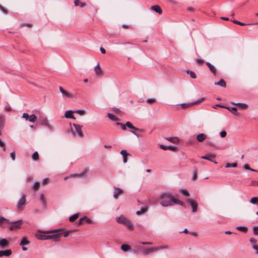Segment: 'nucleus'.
Segmentation results:
<instances>
[{"mask_svg":"<svg viewBox=\"0 0 258 258\" xmlns=\"http://www.w3.org/2000/svg\"><path fill=\"white\" fill-rule=\"evenodd\" d=\"M160 205L163 207L172 206L173 204H177L183 206L184 203L177 199H176L170 192H163L160 194Z\"/></svg>","mask_w":258,"mask_h":258,"instance_id":"1","label":"nucleus"},{"mask_svg":"<svg viewBox=\"0 0 258 258\" xmlns=\"http://www.w3.org/2000/svg\"><path fill=\"white\" fill-rule=\"evenodd\" d=\"M116 221L119 223H121L126 226V227L130 230H132L134 229V225L129 220H128L126 217L122 215L117 217Z\"/></svg>","mask_w":258,"mask_h":258,"instance_id":"2","label":"nucleus"},{"mask_svg":"<svg viewBox=\"0 0 258 258\" xmlns=\"http://www.w3.org/2000/svg\"><path fill=\"white\" fill-rule=\"evenodd\" d=\"M26 202V196L23 195L21 197L20 200L18 201L17 204V207L18 209L20 211H22L24 209V206L25 205Z\"/></svg>","mask_w":258,"mask_h":258,"instance_id":"3","label":"nucleus"},{"mask_svg":"<svg viewBox=\"0 0 258 258\" xmlns=\"http://www.w3.org/2000/svg\"><path fill=\"white\" fill-rule=\"evenodd\" d=\"M163 247L161 246H157L156 247H152L149 248H145L142 250V252L144 255H147L149 253L153 252H156L160 249H162Z\"/></svg>","mask_w":258,"mask_h":258,"instance_id":"4","label":"nucleus"},{"mask_svg":"<svg viewBox=\"0 0 258 258\" xmlns=\"http://www.w3.org/2000/svg\"><path fill=\"white\" fill-rule=\"evenodd\" d=\"M204 100V99L203 98H201L197 100L196 101H194V102H192L191 103L181 104V106L183 108H187V107H188L189 106H190L191 105H195V104H199V103L202 102Z\"/></svg>","mask_w":258,"mask_h":258,"instance_id":"5","label":"nucleus"},{"mask_svg":"<svg viewBox=\"0 0 258 258\" xmlns=\"http://www.w3.org/2000/svg\"><path fill=\"white\" fill-rule=\"evenodd\" d=\"M35 237L39 240H45L51 239L50 235H45L41 233H36L35 234Z\"/></svg>","mask_w":258,"mask_h":258,"instance_id":"6","label":"nucleus"},{"mask_svg":"<svg viewBox=\"0 0 258 258\" xmlns=\"http://www.w3.org/2000/svg\"><path fill=\"white\" fill-rule=\"evenodd\" d=\"M73 125L75 127L76 132L78 136L81 138H83L84 137V135L82 130V126L76 123H73Z\"/></svg>","mask_w":258,"mask_h":258,"instance_id":"7","label":"nucleus"},{"mask_svg":"<svg viewBox=\"0 0 258 258\" xmlns=\"http://www.w3.org/2000/svg\"><path fill=\"white\" fill-rule=\"evenodd\" d=\"M22 220H20L14 222H11L10 223H12L13 225L10 227V230L13 231L17 229H20V225L22 223Z\"/></svg>","mask_w":258,"mask_h":258,"instance_id":"8","label":"nucleus"},{"mask_svg":"<svg viewBox=\"0 0 258 258\" xmlns=\"http://www.w3.org/2000/svg\"><path fill=\"white\" fill-rule=\"evenodd\" d=\"M188 202L191 207L192 211L193 212H196L197 211L198 206L197 202L195 200L192 199L189 200Z\"/></svg>","mask_w":258,"mask_h":258,"instance_id":"9","label":"nucleus"},{"mask_svg":"<svg viewBox=\"0 0 258 258\" xmlns=\"http://www.w3.org/2000/svg\"><path fill=\"white\" fill-rule=\"evenodd\" d=\"M59 89L63 97L69 98H71L73 97V95H72V94L64 90L62 87L60 86L59 87Z\"/></svg>","mask_w":258,"mask_h":258,"instance_id":"10","label":"nucleus"},{"mask_svg":"<svg viewBox=\"0 0 258 258\" xmlns=\"http://www.w3.org/2000/svg\"><path fill=\"white\" fill-rule=\"evenodd\" d=\"M215 157H216L215 155H214V154H210V155H207V156H202L201 158L209 160V161H210L211 162H213L215 163V164H217V162L214 161V159H215Z\"/></svg>","mask_w":258,"mask_h":258,"instance_id":"11","label":"nucleus"},{"mask_svg":"<svg viewBox=\"0 0 258 258\" xmlns=\"http://www.w3.org/2000/svg\"><path fill=\"white\" fill-rule=\"evenodd\" d=\"M88 172V169H85L83 172H82L80 173H76V174H71L70 175V177H77L79 178H82L85 176V175Z\"/></svg>","mask_w":258,"mask_h":258,"instance_id":"12","label":"nucleus"},{"mask_svg":"<svg viewBox=\"0 0 258 258\" xmlns=\"http://www.w3.org/2000/svg\"><path fill=\"white\" fill-rule=\"evenodd\" d=\"M123 194V190L118 188V187H114V191L113 194V197L115 199H117L118 196Z\"/></svg>","mask_w":258,"mask_h":258,"instance_id":"13","label":"nucleus"},{"mask_svg":"<svg viewBox=\"0 0 258 258\" xmlns=\"http://www.w3.org/2000/svg\"><path fill=\"white\" fill-rule=\"evenodd\" d=\"M12 254V250L11 249H7L5 250H0V257L3 256H9Z\"/></svg>","mask_w":258,"mask_h":258,"instance_id":"14","label":"nucleus"},{"mask_svg":"<svg viewBox=\"0 0 258 258\" xmlns=\"http://www.w3.org/2000/svg\"><path fill=\"white\" fill-rule=\"evenodd\" d=\"M62 233H56L52 235H50L51 239H53L54 241L57 242L59 241L60 239Z\"/></svg>","mask_w":258,"mask_h":258,"instance_id":"15","label":"nucleus"},{"mask_svg":"<svg viewBox=\"0 0 258 258\" xmlns=\"http://www.w3.org/2000/svg\"><path fill=\"white\" fill-rule=\"evenodd\" d=\"M151 9L158 13L159 14H161L162 13V10L159 5L153 6L151 7Z\"/></svg>","mask_w":258,"mask_h":258,"instance_id":"16","label":"nucleus"},{"mask_svg":"<svg viewBox=\"0 0 258 258\" xmlns=\"http://www.w3.org/2000/svg\"><path fill=\"white\" fill-rule=\"evenodd\" d=\"M206 138H207V136L203 133L199 134L197 136V140L199 142H203Z\"/></svg>","mask_w":258,"mask_h":258,"instance_id":"17","label":"nucleus"},{"mask_svg":"<svg viewBox=\"0 0 258 258\" xmlns=\"http://www.w3.org/2000/svg\"><path fill=\"white\" fill-rule=\"evenodd\" d=\"M126 126L128 127V128L134 130L135 131H140L141 132H144V131L143 130L139 129L138 128H137L135 126H134L130 121H127L126 122Z\"/></svg>","mask_w":258,"mask_h":258,"instance_id":"18","label":"nucleus"},{"mask_svg":"<svg viewBox=\"0 0 258 258\" xmlns=\"http://www.w3.org/2000/svg\"><path fill=\"white\" fill-rule=\"evenodd\" d=\"M206 65L208 67L209 69H210V71L214 75H216V69L215 67L211 64L209 62H206Z\"/></svg>","mask_w":258,"mask_h":258,"instance_id":"19","label":"nucleus"},{"mask_svg":"<svg viewBox=\"0 0 258 258\" xmlns=\"http://www.w3.org/2000/svg\"><path fill=\"white\" fill-rule=\"evenodd\" d=\"M120 154L123 156V161L125 163L127 162V157L129 155V154L127 153L125 150H122L120 152Z\"/></svg>","mask_w":258,"mask_h":258,"instance_id":"20","label":"nucleus"},{"mask_svg":"<svg viewBox=\"0 0 258 258\" xmlns=\"http://www.w3.org/2000/svg\"><path fill=\"white\" fill-rule=\"evenodd\" d=\"M9 245V242L8 240L5 238H3L0 240V246L2 247H5L8 246Z\"/></svg>","mask_w":258,"mask_h":258,"instance_id":"21","label":"nucleus"},{"mask_svg":"<svg viewBox=\"0 0 258 258\" xmlns=\"http://www.w3.org/2000/svg\"><path fill=\"white\" fill-rule=\"evenodd\" d=\"M65 117L67 118H75L73 115V112L72 110H68L65 112Z\"/></svg>","mask_w":258,"mask_h":258,"instance_id":"22","label":"nucleus"},{"mask_svg":"<svg viewBox=\"0 0 258 258\" xmlns=\"http://www.w3.org/2000/svg\"><path fill=\"white\" fill-rule=\"evenodd\" d=\"M5 116L3 115H0V135L2 134L1 128H2L5 125Z\"/></svg>","mask_w":258,"mask_h":258,"instance_id":"23","label":"nucleus"},{"mask_svg":"<svg viewBox=\"0 0 258 258\" xmlns=\"http://www.w3.org/2000/svg\"><path fill=\"white\" fill-rule=\"evenodd\" d=\"M121 249L124 252H127L131 249V247L128 244H123L121 246Z\"/></svg>","mask_w":258,"mask_h":258,"instance_id":"24","label":"nucleus"},{"mask_svg":"<svg viewBox=\"0 0 258 258\" xmlns=\"http://www.w3.org/2000/svg\"><path fill=\"white\" fill-rule=\"evenodd\" d=\"M160 147L161 149L164 150H174L176 147L175 146H164V145H161L160 146Z\"/></svg>","mask_w":258,"mask_h":258,"instance_id":"25","label":"nucleus"},{"mask_svg":"<svg viewBox=\"0 0 258 258\" xmlns=\"http://www.w3.org/2000/svg\"><path fill=\"white\" fill-rule=\"evenodd\" d=\"M40 123L41 124L44 125L46 126H48L49 125V121L47 118L46 117L42 118L40 119Z\"/></svg>","mask_w":258,"mask_h":258,"instance_id":"26","label":"nucleus"},{"mask_svg":"<svg viewBox=\"0 0 258 258\" xmlns=\"http://www.w3.org/2000/svg\"><path fill=\"white\" fill-rule=\"evenodd\" d=\"M10 223L11 222H10L9 220L6 219L5 218L3 217H0V226L4 227L3 225L4 223Z\"/></svg>","mask_w":258,"mask_h":258,"instance_id":"27","label":"nucleus"},{"mask_svg":"<svg viewBox=\"0 0 258 258\" xmlns=\"http://www.w3.org/2000/svg\"><path fill=\"white\" fill-rule=\"evenodd\" d=\"M236 229L239 231H240L241 232H243V233H247V232L248 231L247 227L246 226H237L236 227Z\"/></svg>","mask_w":258,"mask_h":258,"instance_id":"28","label":"nucleus"},{"mask_svg":"<svg viewBox=\"0 0 258 258\" xmlns=\"http://www.w3.org/2000/svg\"><path fill=\"white\" fill-rule=\"evenodd\" d=\"M215 85H219L223 87H226V84L224 80L223 79H221L219 82H215Z\"/></svg>","mask_w":258,"mask_h":258,"instance_id":"29","label":"nucleus"},{"mask_svg":"<svg viewBox=\"0 0 258 258\" xmlns=\"http://www.w3.org/2000/svg\"><path fill=\"white\" fill-rule=\"evenodd\" d=\"M107 116L110 119H111L112 121H116L119 119V118L116 115L112 113H108L107 114Z\"/></svg>","mask_w":258,"mask_h":258,"instance_id":"30","label":"nucleus"},{"mask_svg":"<svg viewBox=\"0 0 258 258\" xmlns=\"http://www.w3.org/2000/svg\"><path fill=\"white\" fill-rule=\"evenodd\" d=\"M29 243H30V241L29 240H27L26 237H24L22 239V240H21V241L20 242V245L24 246V245H28Z\"/></svg>","mask_w":258,"mask_h":258,"instance_id":"31","label":"nucleus"},{"mask_svg":"<svg viewBox=\"0 0 258 258\" xmlns=\"http://www.w3.org/2000/svg\"><path fill=\"white\" fill-rule=\"evenodd\" d=\"M233 104L238 106L240 107H241L242 109H246L248 107V105L245 103H233Z\"/></svg>","mask_w":258,"mask_h":258,"instance_id":"32","label":"nucleus"},{"mask_svg":"<svg viewBox=\"0 0 258 258\" xmlns=\"http://www.w3.org/2000/svg\"><path fill=\"white\" fill-rule=\"evenodd\" d=\"M37 116L34 114H32L30 116H29V118L28 119V120L30 122H34L37 120Z\"/></svg>","mask_w":258,"mask_h":258,"instance_id":"33","label":"nucleus"},{"mask_svg":"<svg viewBox=\"0 0 258 258\" xmlns=\"http://www.w3.org/2000/svg\"><path fill=\"white\" fill-rule=\"evenodd\" d=\"M40 200L42 202V205L44 206V207H46V200L45 199V197H44V195L43 194H41L40 195Z\"/></svg>","mask_w":258,"mask_h":258,"instance_id":"34","label":"nucleus"},{"mask_svg":"<svg viewBox=\"0 0 258 258\" xmlns=\"http://www.w3.org/2000/svg\"><path fill=\"white\" fill-rule=\"evenodd\" d=\"M79 217V215L77 214H74L72 216H71L70 218H69V220L70 222H74L76 219H78V218Z\"/></svg>","mask_w":258,"mask_h":258,"instance_id":"35","label":"nucleus"},{"mask_svg":"<svg viewBox=\"0 0 258 258\" xmlns=\"http://www.w3.org/2000/svg\"><path fill=\"white\" fill-rule=\"evenodd\" d=\"M147 211V208H146V207H142L140 210L137 211L136 214L138 215H140L144 213Z\"/></svg>","mask_w":258,"mask_h":258,"instance_id":"36","label":"nucleus"},{"mask_svg":"<svg viewBox=\"0 0 258 258\" xmlns=\"http://www.w3.org/2000/svg\"><path fill=\"white\" fill-rule=\"evenodd\" d=\"M187 73L190 75V77L192 79H196L197 78V75L195 72L191 71L188 70L187 71Z\"/></svg>","mask_w":258,"mask_h":258,"instance_id":"37","label":"nucleus"},{"mask_svg":"<svg viewBox=\"0 0 258 258\" xmlns=\"http://www.w3.org/2000/svg\"><path fill=\"white\" fill-rule=\"evenodd\" d=\"M32 159L34 161H37L39 159V155L37 152H35L32 156Z\"/></svg>","mask_w":258,"mask_h":258,"instance_id":"38","label":"nucleus"},{"mask_svg":"<svg viewBox=\"0 0 258 258\" xmlns=\"http://www.w3.org/2000/svg\"><path fill=\"white\" fill-rule=\"evenodd\" d=\"M250 203L252 204H258V198L253 197L251 198L250 200Z\"/></svg>","mask_w":258,"mask_h":258,"instance_id":"39","label":"nucleus"},{"mask_svg":"<svg viewBox=\"0 0 258 258\" xmlns=\"http://www.w3.org/2000/svg\"><path fill=\"white\" fill-rule=\"evenodd\" d=\"M237 164L236 163H233L232 164H230L229 163H227L226 165V168H229V167H237Z\"/></svg>","mask_w":258,"mask_h":258,"instance_id":"40","label":"nucleus"},{"mask_svg":"<svg viewBox=\"0 0 258 258\" xmlns=\"http://www.w3.org/2000/svg\"><path fill=\"white\" fill-rule=\"evenodd\" d=\"M243 168L246 169V170H250L252 171H254V172H257V170H255V169H252L251 168H250V167L249 166V165L248 164H245L244 165H243Z\"/></svg>","mask_w":258,"mask_h":258,"instance_id":"41","label":"nucleus"},{"mask_svg":"<svg viewBox=\"0 0 258 258\" xmlns=\"http://www.w3.org/2000/svg\"><path fill=\"white\" fill-rule=\"evenodd\" d=\"M95 71L96 72V73L98 75H99L101 73V68L100 67V66L98 64L95 68Z\"/></svg>","mask_w":258,"mask_h":258,"instance_id":"42","label":"nucleus"},{"mask_svg":"<svg viewBox=\"0 0 258 258\" xmlns=\"http://www.w3.org/2000/svg\"><path fill=\"white\" fill-rule=\"evenodd\" d=\"M197 177H198V171L196 170L193 172V175H192L191 179L193 181H195L197 180Z\"/></svg>","mask_w":258,"mask_h":258,"instance_id":"43","label":"nucleus"},{"mask_svg":"<svg viewBox=\"0 0 258 258\" xmlns=\"http://www.w3.org/2000/svg\"><path fill=\"white\" fill-rule=\"evenodd\" d=\"M0 10L2 11V12L5 14H8V10L6 9L5 7L0 5Z\"/></svg>","mask_w":258,"mask_h":258,"instance_id":"44","label":"nucleus"},{"mask_svg":"<svg viewBox=\"0 0 258 258\" xmlns=\"http://www.w3.org/2000/svg\"><path fill=\"white\" fill-rule=\"evenodd\" d=\"M0 10L2 11V12L5 14H8V10L6 9L5 7L0 5Z\"/></svg>","mask_w":258,"mask_h":258,"instance_id":"45","label":"nucleus"},{"mask_svg":"<svg viewBox=\"0 0 258 258\" xmlns=\"http://www.w3.org/2000/svg\"><path fill=\"white\" fill-rule=\"evenodd\" d=\"M40 186V183L39 182H36L33 186V189L34 190H37Z\"/></svg>","mask_w":258,"mask_h":258,"instance_id":"46","label":"nucleus"},{"mask_svg":"<svg viewBox=\"0 0 258 258\" xmlns=\"http://www.w3.org/2000/svg\"><path fill=\"white\" fill-rule=\"evenodd\" d=\"M117 125H119L121 126V127L122 128V130L123 131H125L126 130V123L124 124H123L122 123H120V122H116V123Z\"/></svg>","mask_w":258,"mask_h":258,"instance_id":"47","label":"nucleus"},{"mask_svg":"<svg viewBox=\"0 0 258 258\" xmlns=\"http://www.w3.org/2000/svg\"><path fill=\"white\" fill-rule=\"evenodd\" d=\"M156 99L155 98H150L146 100L147 103L152 104L155 102Z\"/></svg>","mask_w":258,"mask_h":258,"instance_id":"48","label":"nucleus"},{"mask_svg":"<svg viewBox=\"0 0 258 258\" xmlns=\"http://www.w3.org/2000/svg\"><path fill=\"white\" fill-rule=\"evenodd\" d=\"M232 22L233 23H234V24H237V25H240V26H245L246 25V24L242 23V22H240L238 21L237 20H233V21H232Z\"/></svg>","mask_w":258,"mask_h":258,"instance_id":"49","label":"nucleus"},{"mask_svg":"<svg viewBox=\"0 0 258 258\" xmlns=\"http://www.w3.org/2000/svg\"><path fill=\"white\" fill-rule=\"evenodd\" d=\"M167 140L172 143H175L177 140L176 138H172V137L168 138H167Z\"/></svg>","mask_w":258,"mask_h":258,"instance_id":"50","label":"nucleus"},{"mask_svg":"<svg viewBox=\"0 0 258 258\" xmlns=\"http://www.w3.org/2000/svg\"><path fill=\"white\" fill-rule=\"evenodd\" d=\"M195 61L200 65H202L204 62L203 59L199 58H196Z\"/></svg>","mask_w":258,"mask_h":258,"instance_id":"51","label":"nucleus"},{"mask_svg":"<svg viewBox=\"0 0 258 258\" xmlns=\"http://www.w3.org/2000/svg\"><path fill=\"white\" fill-rule=\"evenodd\" d=\"M252 230L254 235H258V226H253Z\"/></svg>","mask_w":258,"mask_h":258,"instance_id":"52","label":"nucleus"},{"mask_svg":"<svg viewBox=\"0 0 258 258\" xmlns=\"http://www.w3.org/2000/svg\"><path fill=\"white\" fill-rule=\"evenodd\" d=\"M249 241L252 244V245H256V243L257 241H256V239L252 237V238H250Z\"/></svg>","mask_w":258,"mask_h":258,"instance_id":"53","label":"nucleus"},{"mask_svg":"<svg viewBox=\"0 0 258 258\" xmlns=\"http://www.w3.org/2000/svg\"><path fill=\"white\" fill-rule=\"evenodd\" d=\"M207 146H210L213 147H215V144L212 141H207L206 142Z\"/></svg>","mask_w":258,"mask_h":258,"instance_id":"54","label":"nucleus"},{"mask_svg":"<svg viewBox=\"0 0 258 258\" xmlns=\"http://www.w3.org/2000/svg\"><path fill=\"white\" fill-rule=\"evenodd\" d=\"M85 219H86V216H84L82 218H81L79 221V225H81L83 223H84Z\"/></svg>","mask_w":258,"mask_h":258,"instance_id":"55","label":"nucleus"},{"mask_svg":"<svg viewBox=\"0 0 258 258\" xmlns=\"http://www.w3.org/2000/svg\"><path fill=\"white\" fill-rule=\"evenodd\" d=\"M181 193L182 195H183L184 196H186V197H188L189 196L188 191L186 189L182 190Z\"/></svg>","mask_w":258,"mask_h":258,"instance_id":"56","label":"nucleus"},{"mask_svg":"<svg viewBox=\"0 0 258 258\" xmlns=\"http://www.w3.org/2000/svg\"><path fill=\"white\" fill-rule=\"evenodd\" d=\"M75 112L77 113L78 114L83 115L85 114V111L84 110H78L75 111Z\"/></svg>","mask_w":258,"mask_h":258,"instance_id":"57","label":"nucleus"},{"mask_svg":"<svg viewBox=\"0 0 258 258\" xmlns=\"http://www.w3.org/2000/svg\"><path fill=\"white\" fill-rule=\"evenodd\" d=\"M71 231H66L61 233H62V235H63L64 237H67V236H68V235H69Z\"/></svg>","mask_w":258,"mask_h":258,"instance_id":"58","label":"nucleus"},{"mask_svg":"<svg viewBox=\"0 0 258 258\" xmlns=\"http://www.w3.org/2000/svg\"><path fill=\"white\" fill-rule=\"evenodd\" d=\"M22 117L25 118L26 120H28L29 115L27 113H24L23 114Z\"/></svg>","mask_w":258,"mask_h":258,"instance_id":"59","label":"nucleus"},{"mask_svg":"<svg viewBox=\"0 0 258 258\" xmlns=\"http://www.w3.org/2000/svg\"><path fill=\"white\" fill-rule=\"evenodd\" d=\"M220 135L222 138H224L226 136L227 133L223 131L220 132Z\"/></svg>","mask_w":258,"mask_h":258,"instance_id":"60","label":"nucleus"},{"mask_svg":"<svg viewBox=\"0 0 258 258\" xmlns=\"http://www.w3.org/2000/svg\"><path fill=\"white\" fill-rule=\"evenodd\" d=\"M93 222L92 220L88 218L87 217H86V219H85V221H84V223H87L88 224H91Z\"/></svg>","mask_w":258,"mask_h":258,"instance_id":"61","label":"nucleus"},{"mask_svg":"<svg viewBox=\"0 0 258 258\" xmlns=\"http://www.w3.org/2000/svg\"><path fill=\"white\" fill-rule=\"evenodd\" d=\"M10 156H11V157L12 158V159L13 160H15V152H12V153H11L10 154Z\"/></svg>","mask_w":258,"mask_h":258,"instance_id":"62","label":"nucleus"},{"mask_svg":"<svg viewBox=\"0 0 258 258\" xmlns=\"http://www.w3.org/2000/svg\"><path fill=\"white\" fill-rule=\"evenodd\" d=\"M49 180V178H45V179H43V182H42V183H43L44 185L46 184H47V183H48Z\"/></svg>","mask_w":258,"mask_h":258,"instance_id":"63","label":"nucleus"},{"mask_svg":"<svg viewBox=\"0 0 258 258\" xmlns=\"http://www.w3.org/2000/svg\"><path fill=\"white\" fill-rule=\"evenodd\" d=\"M252 248L256 250V253L258 254V245H252Z\"/></svg>","mask_w":258,"mask_h":258,"instance_id":"64","label":"nucleus"}]
</instances>
